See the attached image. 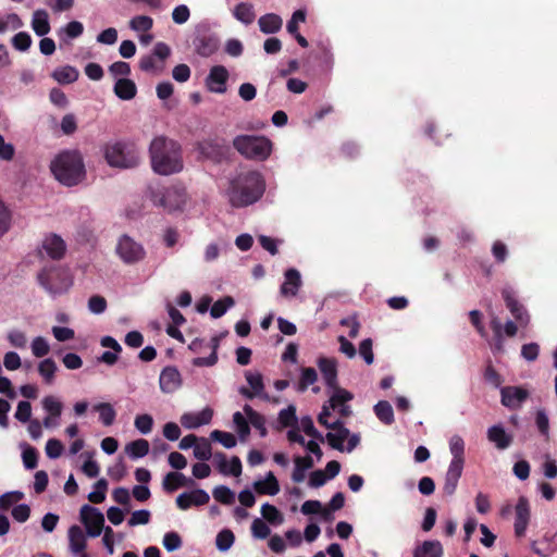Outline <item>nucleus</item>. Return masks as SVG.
<instances>
[{"instance_id": "obj_1", "label": "nucleus", "mask_w": 557, "mask_h": 557, "mask_svg": "<svg viewBox=\"0 0 557 557\" xmlns=\"http://www.w3.org/2000/svg\"><path fill=\"white\" fill-rule=\"evenodd\" d=\"M265 182L258 171L238 173L231 180L228 201L234 208H244L257 202L264 194Z\"/></svg>"}, {"instance_id": "obj_2", "label": "nucleus", "mask_w": 557, "mask_h": 557, "mask_svg": "<svg viewBox=\"0 0 557 557\" xmlns=\"http://www.w3.org/2000/svg\"><path fill=\"white\" fill-rule=\"evenodd\" d=\"M152 170L160 175L178 173L183 169L181 145L165 136L153 138L149 147Z\"/></svg>"}, {"instance_id": "obj_3", "label": "nucleus", "mask_w": 557, "mask_h": 557, "mask_svg": "<svg viewBox=\"0 0 557 557\" xmlns=\"http://www.w3.org/2000/svg\"><path fill=\"white\" fill-rule=\"evenodd\" d=\"M50 170L55 180L67 187L78 185L86 176L83 157L76 150L60 152L51 161Z\"/></svg>"}, {"instance_id": "obj_4", "label": "nucleus", "mask_w": 557, "mask_h": 557, "mask_svg": "<svg viewBox=\"0 0 557 557\" xmlns=\"http://www.w3.org/2000/svg\"><path fill=\"white\" fill-rule=\"evenodd\" d=\"M233 146L245 158L260 161L265 160L272 150V143L264 136L238 135Z\"/></svg>"}, {"instance_id": "obj_5", "label": "nucleus", "mask_w": 557, "mask_h": 557, "mask_svg": "<svg viewBox=\"0 0 557 557\" xmlns=\"http://www.w3.org/2000/svg\"><path fill=\"white\" fill-rule=\"evenodd\" d=\"M104 158L109 165L121 169H132L139 163V152L135 145L122 141L107 145Z\"/></svg>"}, {"instance_id": "obj_6", "label": "nucleus", "mask_w": 557, "mask_h": 557, "mask_svg": "<svg viewBox=\"0 0 557 557\" xmlns=\"http://www.w3.org/2000/svg\"><path fill=\"white\" fill-rule=\"evenodd\" d=\"M37 281L51 295L64 293L72 285L67 271L57 265L45 267L38 273Z\"/></svg>"}, {"instance_id": "obj_7", "label": "nucleus", "mask_w": 557, "mask_h": 557, "mask_svg": "<svg viewBox=\"0 0 557 557\" xmlns=\"http://www.w3.org/2000/svg\"><path fill=\"white\" fill-rule=\"evenodd\" d=\"M115 252L126 264L138 263L146 257L144 246L126 234L119 238Z\"/></svg>"}, {"instance_id": "obj_8", "label": "nucleus", "mask_w": 557, "mask_h": 557, "mask_svg": "<svg viewBox=\"0 0 557 557\" xmlns=\"http://www.w3.org/2000/svg\"><path fill=\"white\" fill-rule=\"evenodd\" d=\"M220 46L219 38L205 26L196 28L193 37V47L195 52L202 58L212 55Z\"/></svg>"}, {"instance_id": "obj_9", "label": "nucleus", "mask_w": 557, "mask_h": 557, "mask_svg": "<svg viewBox=\"0 0 557 557\" xmlns=\"http://www.w3.org/2000/svg\"><path fill=\"white\" fill-rule=\"evenodd\" d=\"M79 516L89 536L97 537L102 533L104 529V516L98 508L90 505H83Z\"/></svg>"}, {"instance_id": "obj_10", "label": "nucleus", "mask_w": 557, "mask_h": 557, "mask_svg": "<svg viewBox=\"0 0 557 557\" xmlns=\"http://www.w3.org/2000/svg\"><path fill=\"white\" fill-rule=\"evenodd\" d=\"M503 299L506 307L520 326H527L530 322V315L525 310L524 306L518 301L515 293L510 288H504L502 290Z\"/></svg>"}, {"instance_id": "obj_11", "label": "nucleus", "mask_w": 557, "mask_h": 557, "mask_svg": "<svg viewBox=\"0 0 557 557\" xmlns=\"http://www.w3.org/2000/svg\"><path fill=\"white\" fill-rule=\"evenodd\" d=\"M500 403L509 409H518L529 397V392L521 386H505L500 388Z\"/></svg>"}, {"instance_id": "obj_12", "label": "nucleus", "mask_w": 557, "mask_h": 557, "mask_svg": "<svg viewBox=\"0 0 557 557\" xmlns=\"http://www.w3.org/2000/svg\"><path fill=\"white\" fill-rule=\"evenodd\" d=\"M228 79V71L223 65H214L206 78L207 88L215 94H224L226 91V83Z\"/></svg>"}, {"instance_id": "obj_13", "label": "nucleus", "mask_w": 557, "mask_h": 557, "mask_svg": "<svg viewBox=\"0 0 557 557\" xmlns=\"http://www.w3.org/2000/svg\"><path fill=\"white\" fill-rule=\"evenodd\" d=\"M210 500L209 494L201 488L184 492L176 497V506L181 510H187L191 506H203Z\"/></svg>"}, {"instance_id": "obj_14", "label": "nucleus", "mask_w": 557, "mask_h": 557, "mask_svg": "<svg viewBox=\"0 0 557 557\" xmlns=\"http://www.w3.org/2000/svg\"><path fill=\"white\" fill-rule=\"evenodd\" d=\"M530 521V506L525 497L521 496L516 505L515 534L522 537Z\"/></svg>"}, {"instance_id": "obj_15", "label": "nucleus", "mask_w": 557, "mask_h": 557, "mask_svg": "<svg viewBox=\"0 0 557 557\" xmlns=\"http://www.w3.org/2000/svg\"><path fill=\"white\" fill-rule=\"evenodd\" d=\"M67 535L71 552L75 555H79V557H88L86 553L87 539L82 528L72 525L69 529Z\"/></svg>"}, {"instance_id": "obj_16", "label": "nucleus", "mask_w": 557, "mask_h": 557, "mask_svg": "<svg viewBox=\"0 0 557 557\" xmlns=\"http://www.w3.org/2000/svg\"><path fill=\"white\" fill-rule=\"evenodd\" d=\"M213 411L205 408L200 412H186L181 417V423L186 429H197L201 425L210 423Z\"/></svg>"}, {"instance_id": "obj_17", "label": "nucleus", "mask_w": 557, "mask_h": 557, "mask_svg": "<svg viewBox=\"0 0 557 557\" xmlns=\"http://www.w3.org/2000/svg\"><path fill=\"white\" fill-rule=\"evenodd\" d=\"M160 388L164 393H173L181 386V373L175 367H165L159 379Z\"/></svg>"}, {"instance_id": "obj_18", "label": "nucleus", "mask_w": 557, "mask_h": 557, "mask_svg": "<svg viewBox=\"0 0 557 557\" xmlns=\"http://www.w3.org/2000/svg\"><path fill=\"white\" fill-rule=\"evenodd\" d=\"M42 249L46 251L48 257L53 260H60L63 258L66 245L64 240L57 234H50L42 240Z\"/></svg>"}, {"instance_id": "obj_19", "label": "nucleus", "mask_w": 557, "mask_h": 557, "mask_svg": "<svg viewBox=\"0 0 557 557\" xmlns=\"http://www.w3.org/2000/svg\"><path fill=\"white\" fill-rule=\"evenodd\" d=\"M285 281L280 292L284 297H295L301 286V276L298 270L292 268L284 273Z\"/></svg>"}, {"instance_id": "obj_20", "label": "nucleus", "mask_w": 557, "mask_h": 557, "mask_svg": "<svg viewBox=\"0 0 557 557\" xmlns=\"http://www.w3.org/2000/svg\"><path fill=\"white\" fill-rule=\"evenodd\" d=\"M318 367L322 373L327 387H336L337 382V361L334 358L320 357Z\"/></svg>"}, {"instance_id": "obj_21", "label": "nucleus", "mask_w": 557, "mask_h": 557, "mask_svg": "<svg viewBox=\"0 0 557 557\" xmlns=\"http://www.w3.org/2000/svg\"><path fill=\"white\" fill-rule=\"evenodd\" d=\"M194 484L191 479H187L182 472H169L162 481V487L166 493H173L177 488Z\"/></svg>"}, {"instance_id": "obj_22", "label": "nucleus", "mask_w": 557, "mask_h": 557, "mask_svg": "<svg viewBox=\"0 0 557 557\" xmlns=\"http://www.w3.org/2000/svg\"><path fill=\"white\" fill-rule=\"evenodd\" d=\"M462 471H463V466L449 463L446 475H445V482L443 485V491L446 495L451 496L455 494L457 486H458L459 479L461 478Z\"/></svg>"}, {"instance_id": "obj_23", "label": "nucleus", "mask_w": 557, "mask_h": 557, "mask_svg": "<svg viewBox=\"0 0 557 557\" xmlns=\"http://www.w3.org/2000/svg\"><path fill=\"white\" fill-rule=\"evenodd\" d=\"M487 438L500 450L508 448L512 443V436L507 434L500 424L493 425L487 430Z\"/></svg>"}, {"instance_id": "obj_24", "label": "nucleus", "mask_w": 557, "mask_h": 557, "mask_svg": "<svg viewBox=\"0 0 557 557\" xmlns=\"http://www.w3.org/2000/svg\"><path fill=\"white\" fill-rule=\"evenodd\" d=\"M113 91L121 100H132L137 95V87L132 79L122 77L115 82Z\"/></svg>"}, {"instance_id": "obj_25", "label": "nucleus", "mask_w": 557, "mask_h": 557, "mask_svg": "<svg viewBox=\"0 0 557 557\" xmlns=\"http://www.w3.org/2000/svg\"><path fill=\"white\" fill-rule=\"evenodd\" d=\"M444 548L440 541H424L413 550V557H443Z\"/></svg>"}, {"instance_id": "obj_26", "label": "nucleus", "mask_w": 557, "mask_h": 557, "mask_svg": "<svg viewBox=\"0 0 557 557\" xmlns=\"http://www.w3.org/2000/svg\"><path fill=\"white\" fill-rule=\"evenodd\" d=\"M258 25L263 34H275L281 30L283 20L275 13H267L259 17Z\"/></svg>"}, {"instance_id": "obj_27", "label": "nucleus", "mask_w": 557, "mask_h": 557, "mask_svg": "<svg viewBox=\"0 0 557 557\" xmlns=\"http://www.w3.org/2000/svg\"><path fill=\"white\" fill-rule=\"evenodd\" d=\"M253 488L261 495H276L280 492V484L273 472H269L264 480L253 483Z\"/></svg>"}, {"instance_id": "obj_28", "label": "nucleus", "mask_w": 557, "mask_h": 557, "mask_svg": "<svg viewBox=\"0 0 557 557\" xmlns=\"http://www.w3.org/2000/svg\"><path fill=\"white\" fill-rule=\"evenodd\" d=\"M32 27L37 36H45L50 32L49 15L46 10L39 9L33 13Z\"/></svg>"}, {"instance_id": "obj_29", "label": "nucleus", "mask_w": 557, "mask_h": 557, "mask_svg": "<svg viewBox=\"0 0 557 557\" xmlns=\"http://www.w3.org/2000/svg\"><path fill=\"white\" fill-rule=\"evenodd\" d=\"M198 149L202 156L213 160H220L225 154V147L216 140H203L199 143Z\"/></svg>"}, {"instance_id": "obj_30", "label": "nucleus", "mask_w": 557, "mask_h": 557, "mask_svg": "<svg viewBox=\"0 0 557 557\" xmlns=\"http://www.w3.org/2000/svg\"><path fill=\"white\" fill-rule=\"evenodd\" d=\"M294 462H295V468L292 473V480L295 483H300L306 478V474H305L306 471L308 469H311L313 467L314 462H313L312 457H310V456H305V457L298 456L294 459Z\"/></svg>"}, {"instance_id": "obj_31", "label": "nucleus", "mask_w": 557, "mask_h": 557, "mask_svg": "<svg viewBox=\"0 0 557 557\" xmlns=\"http://www.w3.org/2000/svg\"><path fill=\"white\" fill-rule=\"evenodd\" d=\"M233 15L245 25L252 24L256 18L253 5L249 2L238 3L233 10Z\"/></svg>"}, {"instance_id": "obj_32", "label": "nucleus", "mask_w": 557, "mask_h": 557, "mask_svg": "<svg viewBox=\"0 0 557 557\" xmlns=\"http://www.w3.org/2000/svg\"><path fill=\"white\" fill-rule=\"evenodd\" d=\"M449 450L453 455L450 463L465 466V442L461 436L454 435L450 437Z\"/></svg>"}, {"instance_id": "obj_33", "label": "nucleus", "mask_w": 557, "mask_h": 557, "mask_svg": "<svg viewBox=\"0 0 557 557\" xmlns=\"http://www.w3.org/2000/svg\"><path fill=\"white\" fill-rule=\"evenodd\" d=\"M244 412L247 416V419L249 420L250 424L259 430L260 435L262 437L267 436L268 431L265 428V419L264 417L257 412L251 406L245 405L244 406Z\"/></svg>"}, {"instance_id": "obj_34", "label": "nucleus", "mask_w": 557, "mask_h": 557, "mask_svg": "<svg viewBox=\"0 0 557 557\" xmlns=\"http://www.w3.org/2000/svg\"><path fill=\"white\" fill-rule=\"evenodd\" d=\"M78 71L71 65H65L62 67H59L53 71L52 77L59 83V84H71L77 81L78 78Z\"/></svg>"}, {"instance_id": "obj_35", "label": "nucleus", "mask_w": 557, "mask_h": 557, "mask_svg": "<svg viewBox=\"0 0 557 557\" xmlns=\"http://www.w3.org/2000/svg\"><path fill=\"white\" fill-rule=\"evenodd\" d=\"M13 225V212L0 198V238L7 235Z\"/></svg>"}, {"instance_id": "obj_36", "label": "nucleus", "mask_w": 557, "mask_h": 557, "mask_svg": "<svg viewBox=\"0 0 557 557\" xmlns=\"http://www.w3.org/2000/svg\"><path fill=\"white\" fill-rule=\"evenodd\" d=\"M277 422L280 424L277 430L289 426H297L298 419L296 416V407L294 405H289L286 408L282 409L278 412Z\"/></svg>"}, {"instance_id": "obj_37", "label": "nucleus", "mask_w": 557, "mask_h": 557, "mask_svg": "<svg viewBox=\"0 0 557 557\" xmlns=\"http://www.w3.org/2000/svg\"><path fill=\"white\" fill-rule=\"evenodd\" d=\"M57 370V363L51 358L44 359L38 364V372L48 385L53 383Z\"/></svg>"}, {"instance_id": "obj_38", "label": "nucleus", "mask_w": 557, "mask_h": 557, "mask_svg": "<svg viewBox=\"0 0 557 557\" xmlns=\"http://www.w3.org/2000/svg\"><path fill=\"white\" fill-rule=\"evenodd\" d=\"M166 193H169L170 196L165 198L163 209L170 212L181 209L182 205L184 203L183 193H181V190L175 187H166Z\"/></svg>"}, {"instance_id": "obj_39", "label": "nucleus", "mask_w": 557, "mask_h": 557, "mask_svg": "<svg viewBox=\"0 0 557 557\" xmlns=\"http://www.w3.org/2000/svg\"><path fill=\"white\" fill-rule=\"evenodd\" d=\"M374 412L377 419L384 424H392L394 422V411L392 405L387 400H380L374 406Z\"/></svg>"}, {"instance_id": "obj_40", "label": "nucleus", "mask_w": 557, "mask_h": 557, "mask_svg": "<svg viewBox=\"0 0 557 557\" xmlns=\"http://www.w3.org/2000/svg\"><path fill=\"white\" fill-rule=\"evenodd\" d=\"M331 388L334 391V393L329 400V403H330L329 407L333 410L345 405L347 401L351 400L354 397L350 392L339 387L338 384L336 385V387H331Z\"/></svg>"}, {"instance_id": "obj_41", "label": "nucleus", "mask_w": 557, "mask_h": 557, "mask_svg": "<svg viewBox=\"0 0 557 557\" xmlns=\"http://www.w3.org/2000/svg\"><path fill=\"white\" fill-rule=\"evenodd\" d=\"M94 410L99 412V419L106 426L113 424L116 412L111 404L100 403L94 407Z\"/></svg>"}, {"instance_id": "obj_42", "label": "nucleus", "mask_w": 557, "mask_h": 557, "mask_svg": "<svg viewBox=\"0 0 557 557\" xmlns=\"http://www.w3.org/2000/svg\"><path fill=\"white\" fill-rule=\"evenodd\" d=\"M126 451L132 458H143L149 453V443L144 438L133 441L126 446Z\"/></svg>"}, {"instance_id": "obj_43", "label": "nucleus", "mask_w": 557, "mask_h": 557, "mask_svg": "<svg viewBox=\"0 0 557 557\" xmlns=\"http://www.w3.org/2000/svg\"><path fill=\"white\" fill-rule=\"evenodd\" d=\"M234 305H235L234 299L231 296H225L224 298L216 300L212 305L210 314L214 319L221 318Z\"/></svg>"}, {"instance_id": "obj_44", "label": "nucleus", "mask_w": 557, "mask_h": 557, "mask_svg": "<svg viewBox=\"0 0 557 557\" xmlns=\"http://www.w3.org/2000/svg\"><path fill=\"white\" fill-rule=\"evenodd\" d=\"M148 196L149 199L152 201L154 206L162 207L165 203V198L170 196L169 193H166V187L161 185H154L149 186L148 188Z\"/></svg>"}, {"instance_id": "obj_45", "label": "nucleus", "mask_w": 557, "mask_h": 557, "mask_svg": "<svg viewBox=\"0 0 557 557\" xmlns=\"http://www.w3.org/2000/svg\"><path fill=\"white\" fill-rule=\"evenodd\" d=\"M212 495L214 499L223 505H232L235 502V494L230 487L219 485L213 488Z\"/></svg>"}, {"instance_id": "obj_46", "label": "nucleus", "mask_w": 557, "mask_h": 557, "mask_svg": "<svg viewBox=\"0 0 557 557\" xmlns=\"http://www.w3.org/2000/svg\"><path fill=\"white\" fill-rule=\"evenodd\" d=\"M261 515L265 521H268L271 524H281L283 522V516L280 512V510L271 505V504H264L261 507Z\"/></svg>"}, {"instance_id": "obj_47", "label": "nucleus", "mask_w": 557, "mask_h": 557, "mask_svg": "<svg viewBox=\"0 0 557 557\" xmlns=\"http://www.w3.org/2000/svg\"><path fill=\"white\" fill-rule=\"evenodd\" d=\"M233 422L236 426L237 434L242 441H246V438L250 434L249 420H247L239 411H236L233 414Z\"/></svg>"}, {"instance_id": "obj_48", "label": "nucleus", "mask_w": 557, "mask_h": 557, "mask_svg": "<svg viewBox=\"0 0 557 557\" xmlns=\"http://www.w3.org/2000/svg\"><path fill=\"white\" fill-rule=\"evenodd\" d=\"M194 456L201 461H207L211 458L212 448L210 442L207 438L202 437L196 443L194 448Z\"/></svg>"}, {"instance_id": "obj_49", "label": "nucleus", "mask_w": 557, "mask_h": 557, "mask_svg": "<svg viewBox=\"0 0 557 557\" xmlns=\"http://www.w3.org/2000/svg\"><path fill=\"white\" fill-rule=\"evenodd\" d=\"M349 436V430H343L342 433H332L329 432L324 440L327 441L329 445L336 450L343 451L344 450V442Z\"/></svg>"}, {"instance_id": "obj_50", "label": "nucleus", "mask_w": 557, "mask_h": 557, "mask_svg": "<svg viewBox=\"0 0 557 557\" xmlns=\"http://www.w3.org/2000/svg\"><path fill=\"white\" fill-rule=\"evenodd\" d=\"M234 541V533L228 529H224L218 533L215 539V545L218 549H220L221 552H225L231 548Z\"/></svg>"}, {"instance_id": "obj_51", "label": "nucleus", "mask_w": 557, "mask_h": 557, "mask_svg": "<svg viewBox=\"0 0 557 557\" xmlns=\"http://www.w3.org/2000/svg\"><path fill=\"white\" fill-rule=\"evenodd\" d=\"M22 459L24 467L28 470H33L38 465V451L35 447L25 444V448L22 453Z\"/></svg>"}, {"instance_id": "obj_52", "label": "nucleus", "mask_w": 557, "mask_h": 557, "mask_svg": "<svg viewBox=\"0 0 557 557\" xmlns=\"http://www.w3.org/2000/svg\"><path fill=\"white\" fill-rule=\"evenodd\" d=\"M210 437L222 444L225 448H233L237 443L235 435L225 431L214 430L211 432Z\"/></svg>"}, {"instance_id": "obj_53", "label": "nucleus", "mask_w": 557, "mask_h": 557, "mask_svg": "<svg viewBox=\"0 0 557 557\" xmlns=\"http://www.w3.org/2000/svg\"><path fill=\"white\" fill-rule=\"evenodd\" d=\"M153 26V20L147 15H137L129 21V27L136 32H148Z\"/></svg>"}, {"instance_id": "obj_54", "label": "nucleus", "mask_w": 557, "mask_h": 557, "mask_svg": "<svg viewBox=\"0 0 557 557\" xmlns=\"http://www.w3.org/2000/svg\"><path fill=\"white\" fill-rule=\"evenodd\" d=\"M42 407L49 413L50 417L59 418L62 413V403L55 399L53 396H46L42 399Z\"/></svg>"}, {"instance_id": "obj_55", "label": "nucleus", "mask_w": 557, "mask_h": 557, "mask_svg": "<svg viewBox=\"0 0 557 557\" xmlns=\"http://www.w3.org/2000/svg\"><path fill=\"white\" fill-rule=\"evenodd\" d=\"M22 26V21L17 14L11 13L3 17H0V34L5 33L9 29H17Z\"/></svg>"}, {"instance_id": "obj_56", "label": "nucleus", "mask_w": 557, "mask_h": 557, "mask_svg": "<svg viewBox=\"0 0 557 557\" xmlns=\"http://www.w3.org/2000/svg\"><path fill=\"white\" fill-rule=\"evenodd\" d=\"M300 426L305 434L308 436L317 441L324 442V436L315 429L311 417H302L300 420Z\"/></svg>"}, {"instance_id": "obj_57", "label": "nucleus", "mask_w": 557, "mask_h": 557, "mask_svg": "<svg viewBox=\"0 0 557 557\" xmlns=\"http://www.w3.org/2000/svg\"><path fill=\"white\" fill-rule=\"evenodd\" d=\"M24 497V494L18 491L8 492L0 496V509L8 510L14 504L20 502Z\"/></svg>"}, {"instance_id": "obj_58", "label": "nucleus", "mask_w": 557, "mask_h": 557, "mask_svg": "<svg viewBox=\"0 0 557 557\" xmlns=\"http://www.w3.org/2000/svg\"><path fill=\"white\" fill-rule=\"evenodd\" d=\"M318 374L313 368H304L301 371V377L299 381L298 389L304 392L308 388L309 385H312L317 382Z\"/></svg>"}, {"instance_id": "obj_59", "label": "nucleus", "mask_w": 557, "mask_h": 557, "mask_svg": "<svg viewBox=\"0 0 557 557\" xmlns=\"http://www.w3.org/2000/svg\"><path fill=\"white\" fill-rule=\"evenodd\" d=\"M251 532L255 537L264 540L270 535L271 530L262 519L256 518L251 523Z\"/></svg>"}, {"instance_id": "obj_60", "label": "nucleus", "mask_w": 557, "mask_h": 557, "mask_svg": "<svg viewBox=\"0 0 557 557\" xmlns=\"http://www.w3.org/2000/svg\"><path fill=\"white\" fill-rule=\"evenodd\" d=\"M12 45L18 51H26L32 45V37L26 32H20L13 36Z\"/></svg>"}, {"instance_id": "obj_61", "label": "nucleus", "mask_w": 557, "mask_h": 557, "mask_svg": "<svg viewBox=\"0 0 557 557\" xmlns=\"http://www.w3.org/2000/svg\"><path fill=\"white\" fill-rule=\"evenodd\" d=\"M153 426V419L150 414H139L135 418V428L143 434L151 432Z\"/></svg>"}, {"instance_id": "obj_62", "label": "nucleus", "mask_w": 557, "mask_h": 557, "mask_svg": "<svg viewBox=\"0 0 557 557\" xmlns=\"http://www.w3.org/2000/svg\"><path fill=\"white\" fill-rule=\"evenodd\" d=\"M32 417V405L27 400H22L17 404L15 411V419L22 423L30 421Z\"/></svg>"}, {"instance_id": "obj_63", "label": "nucleus", "mask_w": 557, "mask_h": 557, "mask_svg": "<svg viewBox=\"0 0 557 557\" xmlns=\"http://www.w3.org/2000/svg\"><path fill=\"white\" fill-rule=\"evenodd\" d=\"M49 350H50L49 344L44 337L38 336V337L34 338V341L32 343V351L35 357H37V358L45 357L46 355H48Z\"/></svg>"}, {"instance_id": "obj_64", "label": "nucleus", "mask_w": 557, "mask_h": 557, "mask_svg": "<svg viewBox=\"0 0 557 557\" xmlns=\"http://www.w3.org/2000/svg\"><path fill=\"white\" fill-rule=\"evenodd\" d=\"M483 376L485 382H487L488 384L496 388L500 387L503 383L502 375L496 371V369L491 363L486 366Z\"/></svg>"}]
</instances>
